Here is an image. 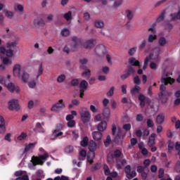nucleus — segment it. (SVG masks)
I'll return each instance as SVG.
<instances>
[{"label": "nucleus", "mask_w": 180, "mask_h": 180, "mask_svg": "<svg viewBox=\"0 0 180 180\" xmlns=\"http://www.w3.org/2000/svg\"><path fill=\"white\" fill-rule=\"evenodd\" d=\"M160 53H161V48L155 47L152 50V53L149 55V60L151 61L150 63V70H154L155 71L158 68V63L161 61V57H160Z\"/></svg>", "instance_id": "obj_1"}, {"label": "nucleus", "mask_w": 180, "mask_h": 180, "mask_svg": "<svg viewBox=\"0 0 180 180\" xmlns=\"http://www.w3.org/2000/svg\"><path fill=\"white\" fill-rule=\"evenodd\" d=\"M18 46V41H14L12 42H8L6 44V47L7 50H6L5 47H0V58H2V56H6L7 57L12 58L13 57V49Z\"/></svg>", "instance_id": "obj_2"}, {"label": "nucleus", "mask_w": 180, "mask_h": 180, "mask_svg": "<svg viewBox=\"0 0 180 180\" xmlns=\"http://www.w3.org/2000/svg\"><path fill=\"white\" fill-rule=\"evenodd\" d=\"M112 134L115 136V141L117 144H122L123 143V139H124V134L122 131V128L116 127L115 124H112Z\"/></svg>", "instance_id": "obj_3"}, {"label": "nucleus", "mask_w": 180, "mask_h": 180, "mask_svg": "<svg viewBox=\"0 0 180 180\" xmlns=\"http://www.w3.org/2000/svg\"><path fill=\"white\" fill-rule=\"evenodd\" d=\"M39 151L41 153H43L44 155H41L39 156V158L32 157V165H43L44 162H46V160L49 158V153L43 149V148H39Z\"/></svg>", "instance_id": "obj_4"}, {"label": "nucleus", "mask_w": 180, "mask_h": 180, "mask_svg": "<svg viewBox=\"0 0 180 180\" xmlns=\"http://www.w3.org/2000/svg\"><path fill=\"white\" fill-rule=\"evenodd\" d=\"M79 115L83 123H89L91 121V112L88 108L82 107L79 110Z\"/></svg>", "instance_id": "obj_5"}, {"label": "nucleus", "mask_w": 180, "mask_h": 180, "mask_svg": "<svg viewBox=\"0 0 180 180\" xmlns=\"http://www.w3.org/2000/svg\"><path fill=\"white\" fill-rule=\"evenodd\" d=\"M25 72L22 65L17 63L13 68V75L15 78H19Z\"/></svg>", "instance_id": "obj_6"}, {"label": "nucleus", "mask_w": 180, "mask_h": 180, "mask_svg": "<svg viewBox=\"0 0 180 180\" xmlns=\"http://www.w3.org/2000/svg\"><path fill=\"white\" fill-rule=\"evenodd\" d=\"M160 99L163 103H165L168 99V96L171 95V93L165 91V85L162 84L160 87Z\"/></svg>", "instance_id": "obj_7"}, {"label": "nucleus", "mask_w": 180, "mask_h": 180, "mask_svg": "<svg viewBox=\"0 0 180 180\" xmlns=\"http://www.w3.org/2000/svg\"><path fill=\"white\" fill-rule=\"evenodd\" d=\"M2 63L3 64L0 65L1 71H5L7 67H11V65L13 64L12 59H11V57L8 56L3 58Z\"/></svg>", "instance_id": "obj_8"}, {"label": "nucleus", "mask_w": 180, "mask_h": 180, "mask_svg": "<svg viewBox=\"0 0 180 180\" xmlns=\"http://www.w3.org/2000/svg\"><path fill=\"white\" fill-rule=\"evenodd\" d=\"M8 109L10 110H20V105H19V100L12 99L8 101Z\"/></svg>", "instance_id": "obj_9"}, {"label": "nucleus", "mask_w": 180, "mask_h": 180, "mask_svg": "<svg viewBox=\"0 0 180 180\" xmlns=\"http://www.w3.org/2000/svg\"><path fill=\"white\" fill-rule=\"evenodd\" d=\"M44 72V69L43 68V63H40L37 66L35 72L34 73V79H39Z\"/></svg>", "instance_id": "obj_10"}, {"label": "nucleus", "mask_w": 180, "mask_h": 180, "mask_svg": "<svg viewBox=\"0 0 180 180\" xmlns=\"http://www.w3.org/2000/svg\"><path fill=\"white\" fill-rule=\"evenodd\" d=\"M64 108H65V104L63 102V99H60L52 106L51 110H52V112H58V110H61V109H64Z\"/></svg>", "instance_id": "obj_11"}, {"label": "nucleus", "mask_w": 180, "mask_h": 180, "mask_svg": "<svg viewBox=\"0 0 180 180\" xmlns=\"http://www.w3.org/2000/svg\"><path fill=\"white\" fill-rule=\"evenodd\" d=\"M161 82L165 84V85H167L168 84H174L175 79L168 77V74L164 72L161 78Z\"/></svg>", "instance_id": "obj_12"}, {"label": "nucleus", "mask_w": 180, "mask_h": 180, "mask_svg": "<svg viewBox=\"0 0 180 180\" xmlns=\"http://www.w3.org/2000/svg\"><path fill=\"white\" fill-rule=\"evenodd\" d=\"M125 174L128 179H131L132 178H134L136 175H137V174L136 173V171L134 170L131 171V167H130V165H127L125 167Z\"/></svg>", "instance_id": "obj_13"}, {"label": "nucleus", "mask_w": 180, "mask_h": 180, "mask_svg": "<svg viewBox=\"0 0 180 180\" xmlns=\"http://www.w3.org/2000/svg\"><path fill=\"white\" fill-rule=\"evenodd\" d=\"M8 91L9 92H11V94H13V92H16V94H19L20 92V88L19 86L15 85V84L11 82L8 83L6 86Z\"/></svg>", "instance_id": "obj_14"}, {"label": "nucleus", "mask_w": 180, "mask_h": 180, "mask_svg": "<svg viewBox=\"0 0 180 180\" xmlns=\"http://www.w3.org/2000/svg\"><path fill=\"white\" fill-rule=\"evenodd\" d=\"M95 53L96 56L101 57V56H103L105 53H106V48L104 45L99 44L95 48Z\"/></svg>", "instance_id": "obj_15"}, {"label": "nucleus", "mask_w": 180, "mask_h": 180, "mask_svg": "<svg viewBox=\"0 0 180 180\" xmlns=\"http://www.w3.org/2000/svg\"><path fill=\"white\" fill-rule=\"evenodd\" d=\"M139 101H140V106L141 108H143L146 106V101H148V102H150V98L146 97L143 94H139L138 96Z\"/></svg>", "instance_id": "obj_16"}, {"label": "nucleus", "mask_w": 180, "mask_h": 180, "mask_svg": "<svg viewBox=\"0 0 180 180\" xmlns=\"http://www.w3.org/2000/svg\"><path fill=\"white\" fill-rule=\"evenodd\" d=\"M149 31H151L153 34H150L148 38V41L149 43H153L157 39V35H155L156 30L155 28H149Z\"/></svg>", "instance_id": "obj_17"}, {"label": "nucleus", "mask_w": 180, "mask_h": 180, "mask_svg": "<svg viewBox=\"0 0 180 180\" xmlns=\"http://www.w3.org/2000/svg\"><path fill=\"white\" fill-rule=\"evenodd\" d=\"M92 137L95 141H101L102 140V133L99 131H93Z\"/></svg>", "instance_id": "obj_18"}, {"label": "nucleus", "mask_w": 180, "mask_h": 180, "mask_svg": "<svg viewBox=\"0 0 180 180\" xmlns=\"http://www.w3.org/2000/svg\"><path fill=\"white\" fill-rule=\"evenodd\" d=\"M63 134L64 133H63L61 131L53 130L51 140H57V139H59Z\"/></svg>", "instance_id": "obj_19"}, {"label": "nucleus", "mask_w": 180, "mask_h": 180, "mask_svg": "<svg viewBox=\"0 0 180 180\" xmlns=\"http://www.w3.org/2000/svg\"><path fill=\"white\" fill-rule=\"evenodd\" d=\"M95 44H96V41L95 39H90L84 44V47L85 49H92Z\"/></svg>", "instance_id": "obj_20"}, {"label": "nucleus", "mask_w": 180, "mask_h": 180, "mask_svg": "<svg viewBox=\"0 0 180 180\" xmlns=\"http://www.w3.org/2000/svg\"><path fill=\"white\" fill-rule=\"evenodd\" d=\"M107 127L108 123L106 122V121H102L98 124L97 130H98L99 131H105Z\"/></svg>", "instance_id": "obj_21"}, {"label": "nucleus", "mask_w": 180, "mask_h": 180, "mask_svg": "<svg viewBox=\"0 0 180 180\" xmlns=\"http://www.w3.org/2000/svg\"><path fill=\"white\" fill-rule=\"evenodd\" d=\"M18 78H20L21 81L24 82V84H26L27 83V81H29L30 78V75H29V73L26 72H23L22 74L21 75V77Z\"/></svg>", "instance_id": "obj_22"}, {"label": "nucleus", "mask_w": 180, "mask_h": 180, "mask_svg": "<svg viewBox=\"0 0 180 180\" xmlns=\"http://www.w3.org/2000/svg\"><path fill=\"white\" fill-rule=\"evenodd\" d=\"M103 119H105L106 120H109L110 117V109L108 107L104 108L103 111Z\"/></svg>", "instance_id": "obj_23"}, {"label": "nucleus", "mask_w": 180, "mask_h": 180, "mask_svg": "<svg viewBox=\"0 0 180 180\" xmlns=\"http://www.w3.org/2000/svg\"><path fill=\"white\" fill-rule=\"evenodd\" d=\"M88 88V82L86 80H82L79 84V89L82 92H85Z\"/></svg>", "instance_id": "obj_24"}, {"label": "nucleus", "mask_w": 180, "mask_h": 180, "mask_svg": "<svg viewBox=\"0 0 180 180\" xmlns=\"http://www.w3.org/2000/svg\"><path fill=\"white\" fill-rule=\"evenodd\" d=\"M155 137L157 135L155 134H151L150 136L149 137V141L148 142V145L149 147H153L154 144H155Z\"/></svg>", "instance_id": "obj_25"}, {"label": "nucleus", "mask_w": 180, "mask_h": 180, "mask_svg": "<svg viewBox=\"0 0 180 180\" xmlns=\"http://www.w3.org/2000/svg\"><path fill=\"white\" fill-rule=\"evenodd\" d=\"M44 126V123L42 122L41 124L40 122H37L36 124H35V130L37 131H38V133H44V127L41 126Z\"/></svg>", "instance_id": "obj_26"}, {"label": "nucleus", "mask_w": 180, "mask_h": 180, "mask_svg": "<svg viewBox=\"0 0 180 180\" xmlns=\"http://www.w3.org/2000/svg\"><path fill=\"white\" fill-rule=\"evenodd\" d=\"M96 148H97L96 142H95L94 140H91L89 142V151H96Z\"/></svg>", "instance_id": "obj_27"}, {"label": "nucleus", "mask_w": 180, "mask_h": 180, "mask_svg": "<svg viewBox=\"0 0 180 180\" xmlns=\"http://www.w3.org/2000/svg\"><path fill=\"white\" fill-rule=\"evenodd\" d=\"M164 120H165V115L164 114H159L156 117V123L158 124H162Z\"/></svg>", "instance_id": "obj_28"}, {"label": "nucleus", "mask_w": 180, "mask_h": 180, "mask_svg": "<svg viewBox=\"0 0 180 180\" xmlns=\"http://www.w3.org/2000/svg\"><path fill=\"white\" fill-rule=\"evenodd\" d=\"M95 158V151H90L87 155V161L90 164L94 162V159Z\"/></svg>", "instance_id": "obj_29"}, {"label": "nucleus", "mask_w": 180, "mask_h": 180, "mask_svg": "<svg viewBox=\"0 0 180 180\" xmlns=\"http://www.w3.org/2000/svg\"><path fill=\"white\" fill-rule=\"evenodd\" d=\"M171 20H180V11L170 14Z\"/></svg>", "instance_id": "obj_30"}, {"label": "nucleus", "mask_w": 180, "mask_h": 180, "mask_svg": "<svg viewBox=\"0 0 180 180\" xmlns=\"http://www.w3.org/2000/svg\"><path fill=\"white\" fill-rule=\"evenodd\" d=\"M140 89L141 88L139 85H135L134 87L130 90L132 96H136V94H139V92H140Z\"/></svg>", "instance_id": "obj_31"}, {"label": "nucleus", "mask_w": 180, "mask_h": 180, "mask_svg": "<svg viewBox=\"0 0 180 180\" xmlns=\"http://www.w3.org/2000/svg\"><path fill=\"white\" fill-rule=\"evenodd\" d=\"M94 26L97 27V29H102V27L105 26V23L101 20H97L94 22Z\"/></svg>", "instance_id": "obj_32"}, {"label": "nucleus", "mask_w": 180, "mask_h": 180, "mask_svg": "<svg viewBox=\"0 0 180 180\" xmlns=\"http://www.w3.org/2000/svg\"><path fill=\"white\" fill-rule=\"evenodd\" d=\"M129 64L136 67H140V62H139V60H137L134 58H131L129 59Z\"/></svg>", "instance_id": "obj_33"}, {"label": "nucleus", "mask_w": 180, "mask_h": 180, "mask_svg": "<svg viewBox=\"0 0 180 180\" xmlns=\"http://www.w3.org/2000/svg\"><path fill=\"white\" fill-rule=\"evenodd\" d=\"M89 143V139L87 136L84 137L83 139L80 141V145L82 146V147H86Z\"/></svg>", "instance_id": "obj_34"}, {"label": "nucleus", "mask_w": 180, "mask_h": 180, "mask_svg": "<svg viewBox=\"0 0 180 180\" xmlns=\"http://www.w3.org/2000/svg\"><path fill=\"white\" fill-rule=\"evenodd\" d=\"M82 75L86 79H89V77H91V70L89 69H86L84 72H82Z\"/></svg>", "instance_id": "obj_35"}, {"label": "nucleus", "mask_w": 180, "mask_h": 180, "mask_svg": "<svg viewBox=\"0 0 180 180\" xmlns=\"http://www.w3.org/2000/svg\"><path fill=\"white\" fill-rule=\"evenodd\" d=\"M44 24V21L41 18H36L34 20V26H41V25Z\"/></svg>", "instance_id": "obj_36"}, {"label": "nucleus", "mask_w": 180, "mask_h": 180, "mask_svg": "<svg viewBox=\"0 0 180 180\" xmlns=\"http://www.w3.org/2000/svg\"><path fill=\"white\" fill-rule=\"evenodd\" d=\"M85 157H86V150H81L79 151V160L84 161V160H85Z\"/></svg>", "instance_id": "obj_37"}, {"label": "nucleus", "mask_w": 180, "mask_h": 180, "mask_svg": "<svg viewBox=\"0 0 180 180\" xmlns=\"http://www.w3.org/2000/svg\"><path fill=\"white\" fill-rule=\"evenodd\" d=\"M158 44L161 47H164V46L167 44V39H165V37H160L158 40Z\"/></svg>", "instance_id": "obj_38"}, {"label": "nucleus", "mask_w": 180, "mask_h": 180, "mask_svg": "<svg viewBox=\"0 0 180 180\" xmlns=\"http://www.w3.org/2000/svg\"><path fill=\"white\" fill-rule=\"evenodd\" d=\"M79 46V41L78 40H74L73 39V44L71 46V50L72 51H75L77 50V48Z\"/></svg>", "instance_id": "obj_39"}, {"label": "nucleus", "mask_w": 180, "mask_h": 180, "mask_svg": "<svg viewBox=\"0 0 180 180\" xmlns=\"http://www.w3.org/2000/svg\"><path fill=\"white\" fill-rule=\"evenodd\" d=\"M123 4V0H114V4L112 7L115 8H119Z\"/></svg>", "instance_id": "obj_40"}, {"label": "nucleus", "mask_w": 180, "mask_h": 180, "mask_svg": "<svg viewBox=\"0 0 180 180\" xmlns=\"http://www.w3.org/2000/svg\"><path fill=\"white\" fill-rule=\"evenodd\" d=\"M126 16H127V19H129V20H131V19H133V18L134 16V13H133V11L128 10L126 11Z\"/></svg>", "instance_id": "obj_41"}, {"label": "nucleus", "mask_w": 180, "mask_h": 180, "mask_svg": "<svg viewBox=\"0 0 180 180\" xmlns=\"http://www.w3.org/2000/svg\"><path fill=\"white\" fill-rule=\"evenodd\" d=\"M63 18H65L66 20H71L72 19V13L71 11H68L63 15Z\"/></svg>", "instance_id": "obj_42"}, {"label": "nucleus", "mask_w": 180, "mask_h": 180, "mask_svg": "<svg viewBox=\"0 0 180 180\" xmlns=\"http://www.w3.org/2000/svg\"><path fill=\"white\" fill-rule=\"evenodd\" d=\"M65 153H67V154H71V153H74V147L72 146H68L65 148Z\"/></svg>", "instance_id": "obj_43"}, {"label": "nucleus", "mask_w": 180, "mask_h": 180, "mask_svg": "<svg viewBox=\"0 0 180 180\" xmlns=\"http://www.w3.org/2000/svg\"><path fill=\"white\" fill-rule=\"evenodd\" d=\"M34 146H36V143H30L25 148L24 153H27L32 148H34Z\"/></svg>", "instance_id": "obj_44"}, {"label": "nucleus", "mask_w": 180, "mask_h": 180, "mask_svg": "<svg viewBox=\"0 0 180 180\" xmlns=\"http://www.w3.org/2000/svg\"><path fill=\"white\" fill-rule=\"evenodd\" d=\"M79 105V100L74 99L72 101V103L69 105V108H72V106H78Z\"/></svg>", "instance_id": "obj_45"}, {"label": "nucleus", "mask_w": 180, "mask_h": 180, "mask_svg": "<svg viewBox=\"0 0 180 180\" xmlns=\"http://www.w3.org/2000/svg\"><path fill=\"white\" fill-rule=\"evenodd\" d=\"M58 82L61 84V82H64L65 81V75H60L57 78Z\"/></svg>", "instance_id": "obj_46"}, {"label": "nucleus", "mask_w": 180, "mask_h": 180, "mask_svg": "<svg viewBox=\"0 0 180 180\" xmlns=\"http://www.w3.org/2000/svg\"><path fill=\"white\" fill-rule=\"evenodd\" d=\"M61 35L63 36L64 37H67V36H70V30L65 28L62 30Z\"/></svg>", "instance_id": "obj_47"}, {"label": "nucleus", "mask_w": 180, "mask_h": 180, "mask_svg": "<svg viewBox=\"0 0 180 180\" xmlns=\"http://www.w3.org/2000/svg\"><path fill=\"white\" fill-rule=\"evenodd\" d=\"M4 12L6 16H7L8 19H12V18H13V13L12 11L5 10Z\"/></svg>", "instance_id": "obj_48"}, {"label": "nucleus", "mask_w": 180, "mask_h": 180, "mask_svg": "<svg viewBox=\"0 0 180 180\" xmlns=\"http://www.w3.org/2000/svg\"><path fill=\"white\" fill-rule=\"evenodd\" d=\"M146 44H147V41L143 40V41L140 43L139 46V49L140 50L144 49V48L146 47Z\"/></svg>", "instance_id": "obj_49"}, {"label": "nucleus", "mask_w": 180, "mask_h": 180, "mask_svg": "<svg viewBox=\"0 0 180 180\" xmlns=\"http://www.w3.org/2000/svg\"><path fill=\"white\" fill-rule=\"evenodd\" d=\"M103 169L105 175H110V170L109 169V167H108V165H104Z\"/></svg>", "instance_id": "obj_50"}, {"label": "nucleus", "mask_w": 180, "mask_h": 180, "mask_svg": "<svg viewBox=\"0 0 180 180\" xmlns=\"http://www.w3.org/2000/svg\"><path fill=\"white\" fill-rule=\"evenodd\" d=\"M120 155H122V151H120L119 150H116L114 151V153H113L114 158H119V157H120Z\"/></svg>", "instance_id": "obj_51"}, {"label": "nucleus", "mask_w": 180, "mask_h": 180, "mask_svg": "<svg viewBox=\"0 0 180 180\" xmlns=\"http://www.w3.org/2000/svg\"><path fill=\"white\" fill-rule=\"evenodd\" d=\"M164 18H165V11H163L161 15L157 18L156 22H162L164 20Z\"/></svg>", "instance_id": "obj_52"}, {"label": "nucleus", "mask_w": 180, "mask_h": 180, "mask_svg": "<svg viewBox=\"0 0 180 180\" xmlns=\"http://www.w3.org/2000/svg\"><path fill=\"white\" fill-rule=\"evenodd\" d=\"M148 61H150V58L148 56H146L144 60V65L143 67V70H147V65H148Z\"/></svg>", "instance_id": "obj_53"}, {"label": "nucleus", "mask_w": 180, "mask_h": 180, "mask_svg": "<svg viewBox=\"0 0 180 180\" xmlns=\"http://www.w3.org/2000/svg\"><path fill=\"white\" fill-rule=\"evenodd\" d=\"M28 86H29V88H31L32 89L35 88L36 87V81L32 80V81L29 82Z\"/></svg>", "instance_id": "obj_54"}, {"label": "nucleus", "mask_w": 180, "mask_h": 180, "mask_svg": "<svg viewBox=\"0 0 180 180\" xmlns=\"http://www.w3.org/2000/svg\"><path fill=\"white\" fill-rule=\"evenodd\" d=\"M122 129L125 130V131H130V129H131V125H130V124H124L122 126Z\"/></svg>", "instance_id": "obj_55"}, {"label": "nucleus", "mask_w": 180, "mask_h": 180, "mask_svg": "<svg viewBox=\"0 0 180 180\" xmlns=\"http://www.w3.org/2000/svg\"><path fill=\"white\" fill-rule=\"evenodd\" d=\"M136 51H137V47H133L129 50L128 53L129 54V56H134V54L136 53Z\"/></svg>", "instance_id": "obj_56"}, {"label": "nucleus", "mask_w": 180, "mask_h": 180, "mask_svg": "<svg viewBox=\"0 0 180 180\" xmlns=\"http://www.w3.org/2000/svg\"><path fill=\"white\" fill-rule=\"evenodd\" d=\"M110 136H108L105 139V140L104 141V144L105 146V147H108L109 144H110Z\"/></svg>", "instance_id": "obj_57"}, {"label": "nucleus", "mask_w": 180, "mask_h": 180, "mask_svg": "<svg viewBox=\"0 0 180 180\" xmlns=\"http://www.w3.org/2000/svg\"><path fill=\"white\" fill-rule=\"evenodd\" d=\"M115 92V87L112 86L109 91L107 93V96H113V94Z\"/></svg>", "instance_id": "obj_58"}, {"label": "nucleus", "mask_w": 180, "mask_h": 180, "mask_svg": "<svg viewBox=\"0 0 180 180\" xmlns=\"http://www.w3.org/2000/svg\"><path fill=\"white\" fill-rule=\"evenodd\" d=\"M26 134L25 132H22L20 136H18V140H20V141H22V140H25L26 139Z\"/></svg>", "instance_id": "obj_59"}, {"label": "nucleus", "mask_w": 180, "mask_h": 180, "mask_svg": "<svg viewBox=\"0 0 180 180\" xmlns=\"http://www.w3.org/2000/svg\"><path fill=\"white\" fill-rule=\"evenodd\" d=\"M6 131V128L5 127V124L0 125V134H4Z\"/></svg>", "instance_id": "obj_60"}, {"label": "nucleus", "mask_w": 180, "mask_h": 180, "mask_svg": "<svg viewBox=\"0 0 180 180\" xmlns=\"http://www.w3.org/2000/svg\"><path fill=\"white\" fill-rule=\"evenodd\" d=\"M146 123L148 127H154V122L152 120H148Z\"/></svg>", "instance_id": "obj_61"}, {"label": "nucleus", "mask_w": 180, "mask_h": 180, "mask_svg": "<svg viewBox=\"0 0 180 180\" xmlns=\"http://www.w3.org/2000/svg\"><path fill=\"white\" fill-rule=\"evenodd\" d=\"M134 84H135V85H140V77H139V76H136L134 78Z\"/></svg>", "instance_id": "obj_62"}, {"label": "nucleus", "mask_w": 180, "mask_h": 180, "mask_svg": "<svg viewBox=\"0 0 180 180\" xmlns=\"http://www.w3.org/2000/svg\"><path fill=\"white\" fill-rule=\"evenodd\" d=\"M74 126H75V121L74 120L68 121V127H74Z\"/></svg>", "instance_id": "obj_63"}, {"label": "nucleus", "mask_w": 180, "mask_h": 180, "mask_svg": "<svg viewBox=\"0 0 180 180\" xmlns=\"http://www.w3.org/2000/svg\"><path fill=\"white\" fill-rule=\"evenodd\" d=\"M63 124H57L56 126V129L54 130H57L58 131H61L63 130Z\"/></svg>", "instance_id": "obj_64"}]
</instances>
